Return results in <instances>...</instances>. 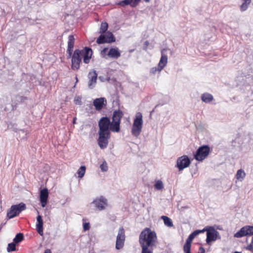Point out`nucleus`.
<instances>
[{"label":"nucleus","mask_w":253,"mask_h":253,"mask_svg":"<svg viewBox=\"0 0 253 253\" xmlns=\"http://www.w3.org/2000/svg\"><path fill=\"white\" fill-rule=\"evenodd\" d=\"M74 52H77V54L79 55L82 59L83 58V61L85 64H88L92 54V51L90 48L85 47L82 50L76 49Z\"/></svg>","instance_id":"nucleus-7"},{"label":"nucleus","mask_w":253,"mask_h":253,"mask_svg":"<svg viewBox=\"0 0 253 253\" xmlns=\"http://www.w3.org/2000/svg\"><path fill=\"white\" fill-rule=\"evenodd\" d=\"M123 115L122 111L120 110L114 111L112 116V121L111 122L112 123L111 127H110L111 131L116 132L120 131V121Z\"/></svg>","instance_id":"nucleus-3"},{"label":"nucleus","mask_w":253,"mask_h":253,"mask_svg":"<svg viewBox=\"0 0 253 253\" xmlns=\"http://www.w3.org/2000/svg\"><path fill=\"white\" fill-rule=\"evenodd\" d=\"M201 99L205 103H208L213 100V97L211 94L205 93L202 95Z\"/></svg>","instance_id":"nucleus-23"},{"label":"nucleus","mask_w":253,"mask_h":253,"mask_svg":"<svg viewBox=\"0 0 253 253\" xmlns=\"http://www.w3.org/2000/svg\"><path fill=\"white\" fill-rule=\"evenodd\" d=\"M234 253H240L238 252H235Z\"/></svg>","instance_id":"nucleus-51"},{"label":"nucleus","mask_w":253,"mask_h":253,"mask_svg":"<svg viewBox=\"0 0 253 253\" xmlns=\"http://www.w3.org/2000/svg\"><path fill=\"white\" fill-rule=\"evenodd\" d=\"M26 209V205L23 203H20L17 205H14L11 206L10 208L7 210L6 216L8 219L13 218L22 211Z\"/></svg>","instance_id":"nucleus-4"},{"label":"nucleus","mask_w":253,"mask_h":253,"mask_svg":"<svg viewBox=\"0 0 253 253\" xmlns=\"http://www.w3.org/2000/svg\"><path fill=\"white\" fill-rule=\"evenodd\" d=\"M246 229V227H245V226L241 228L239 231H238L234 234V237L236 238H241L243 236L248 235Z\"/></svg>","instance_id":"nucleus-24"},{"label":"nucleus","mask_w":253,"mask_h":253,"mask_svg":"<svg viewBox=\"0 0 253 253\" xmlns=\"http://www.w3.org/2000/svg\"><path fill=\"white\" fill-rule=\"evenodd\" d=\"M162 70H160V67L158 65V67H153L150 70V73L155 74L157 72H161Z\"/></svg>","instance_id":"nucleus-35"},{"label":"nucleus","mask_w":253,"mask_h":253,"mask_svg":"<svg viewBox=\"0 0 253 253\" xmlns=\"http://www.w3.org/2000/svg\"><path fill=\"white\" fill-rule=\"evenodd\" d=\"M86 168L85 166H81L80 169L78 170L77 173L78 177L80 178L83 177L85 173Z\"/></svg>","instance_id":"nucleus-30"},{"label":"nucleus","mask_w":253,"mask_h":253,"mask_svg":"<svg viewBox=\"0 0 253 253\" xmlns=\"http://www.w3.org/2000/svg\"><path fill=\"white\" fill-rule=\"evenodd\" d=\"M81 61L82 59L79 55L77 54V52H74L72 56V69L73 70H78L80 68Z\"/></svg>","instance_id":"nucleus-16"},{"label":"nucleus","mask_w":253,"mask_h":253,"mask_svg":"<svg viewBox=\"0 0 253 253\" xmlns=\"http://www.w3.org/2000/svg\"><path fill=\"white\" fill-rule=\"evenodd\" d=\"M246 249L253 252V237L251 244L246 247Z\"/></svg>","instance_id":"nucleus-39"},{"label":"nucleus","mask_w":253,"mask_h":253,"mask_svg":"<svg viewBox=\"0 0 253 253\" xmlns=\"http://www.w3.org/2000/svg\"><path fill=\"white\" fill-rule=\"evenodd\" d=\"M246 227L247 233L248 235H253V226H245Z\"/></svg>","instance_id":"nucleus-33"},{"label":"nucleus","mask_w":253,"mask_h":253,"mask_svg":"<svg viewBox=\"0 0 253 253\" xmlns=\"http://www.w3.org/2000/svg\"><path fill=\"white\" fill-rule=\"evenodd\" d=\"M191 245L185 244L183 246V251L185 253L191 252Z\"/></svg>","instance_id":"nucleus-34"},{"label":"nucleus","mask_w":253,"mask_h":253,"mask_svg":"<svg viewBox=\"0 0 253 253\" xmlns=\"http://www.w3.org/2000/svg\"><path fill=\"white\" fill-rule=\"evenodd\" d=\"M36 229L40 235H43V220L40 215L37 217Z\"/></svg>","instance_id":"nucleus-20"},{"label":"nucleus","mask_w":253,"mask_h":253,"mask_svg":"<svg viewBox=\"0 0 253 253\" xmlns=\"http://www.w3.org/2000/svg\"><path fill=\"white\" fill-rule=\"evenodd\" d=\"M198 253H205V249L202 247H199Z\"/></svg>","instance_id":"nucleus-43"},{"label":"nucleus","mask_w":253,"mask_h":253,"mask_svg":"<svg viewBox=\"0 0 253 253\" xmlns=\"http://www.w3.org/2000/svg\"><path fill=\"white\" fill-rule=\"evenodd\" d=\"M190 164V160L186 155H183L178 158L177 160L176 167L179 170H183L188 167Z\"/></svg>","instance_id":"nucleus-13"},{"label":"nucleus","mask_w":253,"mask_h":253,"mask_svg":"<svg viewBox=\"0 0 253 253\" xmlns=\"http://www.w3.org/2000/svg\"><path fill=\"white\" fill-rule=\"evenodd\" d=\"M167 50V49L165 48L161 50V57L158 65L160 67V70H163L167 64L168 57L166 55Z\"/></svg>","instance_id":"nucleus-18"},{"label":"nucleus","mask_w":253,"mask_h":253,"mask_svg":"<svg viewBox=\"0 0 253 253\" xmlns=\"http://www.w3.org/2000/svg\"><path fill=\"white\" fill-rule=\"evenodd\" d=\"M143 125V116L140 112H137L134 119L131 129L132 134L137 137L140 134Z\"/></svg>","instance_id":"nucleus-2"},{"label":"nucleus","mask_w":253,"mask_h":253,"mask_svg":"<svg viewBox=\"0 0 253 253\" xmlns=\"http://www.w3.org/2000/svg\"><path fill=\"white\" fill-rule=\"evenodd\" d=\"M139 2H135V0H124L117 3V4L122 7L130 5L131 7H135Z\"/></svg>","instance_id":"nucleus-22"},{"label":"nucleus","mask_w":253,"mask_h":253,"mask_svg":"<svg viewBox=\"0 0 253 253\" xmlns=\"http://www.w3.org/2000/svg\"><path fill=\"white\" fill-rule=\"evenodd\" d=\"M107 55L114 59H118L121 56L120 52L118 47L111 48L110 49Z\"/></svg>","instance_id":"nucleus-21"},{"label":"nucleus","mask_w":253,"mask_h":253,"mask_svg":"<svg viewBox=\"0 0 253 253\" xmlns=\"http://www.w3.org/2000/svg\"><path fill=\"white\" fill-rule=\"evenodd\" d=\"M112 123L109 118L103 117L100 119L98 122V126L99 127V132L110 133V127H111Z\"/></svg>","instance_id":"nucleus-6"},{"label":"nucleus","mask_w":253,"mask_h":253,"mask_svg":"<svg viewBox=\"0 0 253 253\" xmlns=\"http://www.w3.org/2000/svg\"><path fill=\"white\" fill-rule=\"evenodd\" d=\"M154 186L155 189L158 190H161L164 187L163 182L161 180H156Z\"/></svg>","instance_id":"nucleus-28"},{"label":"nucleus","mask_w":253,"mask_h":253,"mask_svg":"<svg viewBox=\"0 0 253 253\" xmlns=\"http://www.w3.org/2000/svg\"><path fill=\"white\" fill-rule=\"evenodd\" d=\"M44 253H51V252L50 250L46 249L45 250Z\"/></svg>","instance_id":"nucleus-46"},{"label":"nucleus","mask_w":253,"mask_h":253,"mask_svg":"<svg viewBox=\"0 0 253 253\" xmlns=\"http://www.w3.org/2000/svg\"><path fill=\"white\" fill-rule=\"evenodd\" d=\"M76 83H77L78 82V79L77 77H76Z\"/></svg>","instance_id":"nucleus-49"},{"label":"nucleus","mask_w":253,"mask_h":253,"mask_svg":"<svg viewBox=\"0 0 253 253\" xmlns=\"http://www.w3.org/2000/svg\"><path fill=\"white\" fill-rule=\"evenodd\" d=\"M16 243L14 242L13 243H11L8 244V246L7 248V252L9 253L11 252L16 251Z\"/></svg>","instance_id":"nucleus-32"},{"label":"nucleus","mask_w":253,"mask_h":253,"mask_svg":"<svg viewBox=\"0 0 253 253\" xmlns=\"http://www.w3.org/2000/svg\"><path fill=\"white\" fill-rule=\"evenodd\" d=\"M188 238H189L190 239H191V240H193L195 237L191 233L189 235V236H188Z\"/></svg>","instance_id":"nucleus-45"},{"label":"nucleus","mask_w":253,"mask_h":253,"mask_svg":"<svg viewBox=\"0 0 253 253\" xmlns=\"http://www.w3.org/2000/svg\"><path fill=\"white\" fill-rule=\"evenodd\" d=\"M149 42L148 41H145L144 42L143 49L145 50H146L147 49V46L149 45Z\"/></svg>","instance_id":"nucleus-42"},{"label":"nucleus","mask_w":253,"mask_h":253,"mask_svg":"<svg viewBox=\"0 0 253 253\" xmlns=\"http://www.w3.org/2000/svg\"><path fill=\"white\" fill-rule=\"evenodd\" d=\"M125 241V230L123 227H121L119 230L118 235L117 236L116 249L118 250L123 249L124 246Z\"/></svg>","instance_id":"nucleus-12"},{"label":"nucleus","mask_w":253,"mask_h":253,"mask_svg":"<svg viewBox=\"0 0 253 253\" xmlns=\"http://www.w3.org/2000/svg\"><path fill=\"white\" fill-rule=\"evenodd\" d=\"M89 227V224L88 223H84V230H88Z\"/></svg>","instance_id":"nucleus-41"},{"label":"nucleus","mask_w":253,"mask_h":253,"mask_svg":"<svg viewBox=\"0 0 253 253\" xmlns=\"http://www.w3.org/2000/svg\"><path fill=\"white\" fill-rule=\"evenodd\" d=\"M24 238L23 234L21 233H19L16 234V236L13 239V242L16 243L18 244L21 242Z\"/></svg>","instance_id":"nucleus-29"},{"label":"nucleus","mask_w":253,"mask_h":253,"mask_svg":"<svg viewBox=\"0 0 253 253\" xmlns=\"http://www.w3.org/2000/svg\"><path fill=\"white\" fill-rule=\"evenodd\" d=\"M95 207L99 211H102L108 206V200L103 196L96 198L92 203Z\"/></svg>","instance_id":"nucleus-10"},{"label":"nucleus","mask_w":253,"mask_h":253,"mask_svg":"<svg viewBox=\"0 0 253 253\" xmlns=\"http://www.w3.org/2000/svg\"><path fill=\"white\" fill-rule=\"evenodd\" d=\"M100 167L102 171H106L108 170L107 164L106 162H103Z\"/></svg>","instance_id":"nucleus-36"},{"label":"nucleus","mask_w":253,"mask_h":253,"mask_svg":"<svg viewBox=\"0 0 253 253\" xmlns=\"http://www.w3.org/2000/svg\"><path fill=\"white\" fill-rule=\"evenodd\" d=\"M89 107H91V104H89Z\"/></svg>","instance_id":"nucleus-52"},{"label":"nucleus","mask_w":253,"mask_h":253,"mask_svg":"<svg viewBox=\"0 0 253 253\" xmlns=\"http://www.w3.org/2000/svg\"><path fill=\"white\" fill-rule=\"evenodd\" d=\"M204 229H206L207 239L206 242L208 244H210L212 241H215L217 238L218 232L211 226H207Z\"/></svg>","instance_id":"nucleus-8"},{"label":"nucleus","mask_w":253,"mask_h":253,"mask_svg":"<svg viewBox=\"0 0 253 253\" xmlns=\"http://www.w3.org/2000/svg\"><path fill=\"white\" fill-rule=\"evenodd\" d=\"M99 138L97 142L99 146L102 149L106 148L109 143V139L110 137V133L99 132Z\"/></svg>","instance_id":"nucleus-9"},{"label":"nucleus","mask_w":253,"mask_h":253,"mask_svg":"<svg viewBox=\"0 0 253 253\" xmlns=\"http://www.w3.org/2000/svg\"><path fill=\"white\" fill-rule=\"evenodd\" d=\"M141 0H135V3L137 2H140Z\"/></svg>","instance_id":"nucleus-48"},{"label":"nucleus","mask_w":253,"mask_h":253,"mask_svg":"<svg viewBox=\"0 0 253 253\" xmlns=\"http://www.w3.org/2000/svg\"><path fill=\"white\" fill-rule=\"evenodd\" d=\"M154 249H142L141 253H153Z\"/></svg>","instance_id":"nucleus-40"},{"label":"nucleus","mask_w":253,"mask_h":253,"mask_svg":"<svg viewBox=\"0 0 253 253\" xmlns=\"http://www.w3.org/2000/svg\"><path fill=\"white\" fill-rule=\"evenodd\" d=\"M75 43V38L73 35H69L68 37V48L67 52L69 54V57L72 54L73 49Z\"/></svg>","instance_id":"nucleus-19"},{"label":"nucleus","mask_w":253,"mask_h":253,"mask_svg":"<svg viewBox=\"0 0 253 253\" xmlns=\"http://www.w3.org/2000/svg\"><path fill=\"white\" fill-rule=\"evenodd\" d=\"M133 51V50H131L130 51V52H132V51Z\"/></svg>","instance_id":"nucleus-53"},{"label":"nucleus","mask_w":253,"mask_h":253,"mask_svg":"<svg viewBox=\"0 0 253 253\" xmlns=\"http://www.w3.org/2000/svg\"><path fill=\"white\" fill-rule=\"evenodd\" d=\"M108 25L107 22H102L100 28L99 33H104L108 29Z\"/></svg>","instance_id":"nucleus-31"},{"label":"nucleus","mask_w":253,"mask_h":253,"mask_svg":"<svg viewBox=\"0 0 253 253\" xmlns=\"http://www.w3.org/2000/svg\"><path fill=\"white\" fill-rule=\"evenodd\" d=\"M115 42V38L113 34L108 32L105 35L101 34L97 39L96 42L98 44L104 43H112Z\"/></svg>","instance_id":"nucleus-11"},{"label":"nucleus","mask_w":253,"mask_h":253,"mask_svg":"<svg viewBox=\"0 0 253 253\" xmlns=\"http://www.w3.org/2000/svg\"><path fill=\"white\" fill-rule=\"evenodd\" d=\"M192 241L193 240H191V239H190L188 237L187 239L186 240V242H185V244L191 245V243L192 242Z\"/></svg>","instance_id":"nucleus-44"},{"label":"nucleus","mask_w":253,"mask_h":253,"mask_svg":"<svg viewBox=\"0 0 253 253\" xmlns=\"http://www.w3.org/2000/svg\"><path fill=\"white\" fill-rule=\"evenodd\" d=\"M161 218L163 219L164 223L166 226L169 227L173 226L172 222L170 218L166 216H162Z\"/></svg>","instance_id":"nucleus-27"},{"label":"nucleus","mask_w":253,"mask_h":253,"mask_svg":"<svg viewBox=\"0 0 253 253\" xmlns=\"http://www.w3.org/2000/svg\"><path fill=\"white\" fill-rule=\"evenodd\" d=\"M246 176V173L242 169H239L236 174V178L237 179L242 181Z\"/></svg>","instance_id":"nucleus-25"},{"label":"nucleus","mask_w":253,"mask_h":253,"mask_svg":"<svg viewBox=\"0 0 253 253\" xmlns=\"http://www.w3.org/2000/svg\"><path fill=\"white\" fill-rule=\"evenodd\" d=\"M75 103L77 105H81L82 104V98L80 96H77L74 99Z\"/></svg>","instance_id":"nucleus-38"},{"label":"nucleus","mask_w":253,"mask_h":253,"mask_svg":"<svg viewBox=\"0 0 253 253\" xmlns=\"http://www.w3.org/2000/svg\"><path fill=\"white\" fill-rule=\"evenodd\" d=\"M48 197V191L47 188H44L40 192V202L42 208L45 207L47 204V200Z\"/></svg>","instance_id":"nucleus-17"},{"label":"nucleus","mask_w":253,"mask_h":253,"mask_svg":"<svg viewBox=\"0 0 253 253\" xmlns=\"http://www.w3.org/2000/svg\"><path fill=\"white\" fill-rule=\"evenodd\" d=\"M88 79L89 80L88 87L90 89H92L95 85L97 78V74L94 70L90 71L88 74Z\"/></svg>","instance_id":"nucleus-15"},{"label":"nucleus","mask_w":253,"mask_h":253,"mask_svg":"<svg viewBox=\"0 0 253 253\" xmlns=\"http://www.w3.org/2000/svg\"><path fill=\"white\" fill-rule=\"evenodd\" d=\"M210 152V148L208 145H203L200 147L194 155V158L198 161L202 162L205 160Z\"/></svg>","instance_id":"nucleus-5"},{"label":"nucleus","mask_w":253,"mask_h":253,"mask_svg":"<svg viewBox=\"0 0 253 253\" xmlns=\"http://www.w3.org/2000/svg\"><path fill=\"white\" fill-rule=\"evenodd\" d=\"M93 105L97 111H100L107 105V100L104 97L96 98L93 100Z\"/></svg>","instance_id":"nucleus-14"},{"label":"nucleus","mask_w":253,"mask_h":253,"mask_svg":"<svg viewBox=\"0 0 253 253\" xmlns=\"http://www.w3.org/2000/svg\"><path fill=\"white\" fill-rule=\"evenodd\" d=\"M207 230L206 229H204V228L202 230H196L193 231L192 234L195 237L198 235H199L200 233H204Z\"/></svg>","instance_id":"nucleus-37"},{"label":"nucleus","mask_w":253,"mask_h":253,"mask_svg":"<svg viewBox=\"0 0 253 253\" xmlns=\"http://www.w3.org/2000/svg\"><path fill=\"white\" fill-rule=\"evenodd\" d=\"M244 2L240 6V10L241 11H246L248 8L249 5L250 4L251 2V0H242Z\"/></svg>","instance_id":"nucleus-26"},{"label":"nucleus","mask_w":253,"mask_h":253,"mask_svg":"<svg viewBox=\"0 0 253 253\" xmlns=\"http://www.w3.org/2000/svg\"><path fill=\"white\" fill-rule=\"evenodd\" d=\"M75 118L74 119L73 123H75Z\"/></svg>","instance_id":"nucleus-50"},{"label":"nucleus","mask_w":253,"mask_h":253,"mask_svg":"<svg viewBox=\"0 0 253 253\" xmlns=\"http://www.w3.org/2000/svg\"><path fill=\"white\" fill-rule=\"evenodd\" d=\"M108 48H104L103 50H102V52H104V53H105L106 52V51L107 50Z\"/></svg>","instance_id":"nucleus-47"},{"label":"nucleus","mask_w":253,"mask_h":253,"mask_svg":"<svg viewBox=\"0 0 253 253\" xmlns=\"http://www.w3.org/2000/svg\"><path fill=\"white\" fill-rule=\"evenodd\" d=\"M139 242L141 249H154L157 242L156 233L149 228H145L139 235Z\"/></svg>","instance_id":"nucleus-1"}]
</instances>
